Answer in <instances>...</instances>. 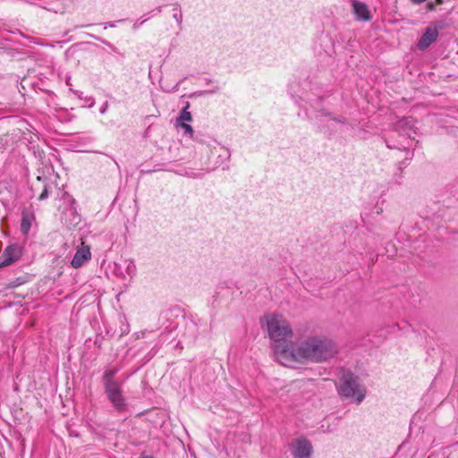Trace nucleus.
I'll return each mask as SVG.
<instances>
[{
    "mask_svg": "<svg viewBox=\"0 0 458 458\" xmlns=\"http://www.w3.org/2000/svg\"><path fill=\"white\" fill-rule=\"evenodd\" d=\"M173 11H174L173 17L176 21V22L179 25V27H181L182 22V13L178 8V5L176 7H174Z\"/></svg>",
    "mask_w": 458,
    "mask_h": 458,
    "instance_id": "16",
    "label": "nucleus"
},
{
    "mask_svg": "<svg viewBox=\"0 0 458 458\" xmlns=\"http://www.w3.org/2000/svg\"><path fill=\"white\" fill-rule=\"evenodd\" d=\"M109 267L112 269L113 273L120 278L125 277L124 267H123V259H120V261H114L112 265H109Z\"/></svg>",
    "mask_w": 458,
    "mask_h": 458,
    "instance_id": "13",
    "label": "nucleus"
},
{
    "mask_svg": "<svg viewBox=\"0 0 458 458\" xmlns=\"http://www.w3.org/2000/svg\"><path fill=\"white\" fill-rule=\"evenodd\" d=\"M394 131L397 132L400 136H407L408 138L411 137V132L413 131V119L411 117H402L398 119L394 124Z\"/></svg>",
    "mask_w": 458,
    "mask_h": 458,
    "instance_id": "8",
    "label": "nucleus"
},
{
    "mask_svg": "<svg viewBox=\"0 0 458 458\" xmlns=\"http://www.w3.org/2000/svg\"><path fill=\"white\" fill-rule=\"evenodd\" d=\"M386 147H387L388 148H398V149H400V148H400V147H398V146H395V145H392V144H390V142H389L387 140H386Z\"/></svg>",
    "mask_w": 458,
    "mask_h": 458,
    "instance_id": "22",
    "label": "nucleus"
},
{
    "mask_svg": "<svg viewBox=\"0 0 458 458\" xmlns=\"http://www.w3.org/2000/svg\"><path fill=\"white\" fill-rule=\"evenodd\" d=\"M34 220L33 214H30L27 211H23L21 214V232L23 235H27L31 228L32 222Z\"/></svg>",
    "mask_w": 458,
    "mask_h": 458,
    "instance_id": "12",
    "label": "nucleus"
},
{
    "mask_svg": "<svg viewBox=\"0 0 458 458\" xmlns=\"http://www.w3.org/2000/svg\"><path fill=\"white\" fill-rule=\"evenodd\" d=\"M143 458H154V457L150 456V455H147V456H144Z\"/></svg>",
    "mask_w": 458,
    "mask_h": 458,
    "instance_id": "27",
    "label": "nucleus"
},
{
    "mask_svg": "<svg viewBox=\"0 0 458 458\" xmlns=\"http://www.w3.org/2000/svg\"><path fill=\"white\" fill-rule=\"evenodd\" d=\"M143 458H154V457L150 456V455H147V456H144Z\"/></svg>",
    "mask_w": 458,
    "mask_h": 458,
    "instance_id": "26",
    "label": "nucleus"
},
{
    "mask_svg": "<svg viewBox=\"0 0 458 458\" xmlns=\"http://www.w3.org/2000/svg\"><path fill=\"white\" fill-rule=\"evenodd\" d=\"M438 37V30L436 27H428L418 42L420 50L427 49Z\"/></svg>",
    "mask_w": 458,
    "mask_h": 458,
    "instance_id": "9",
    "label": "nucleus"
},
{
    "mask_svg": "<svg viewBox=\"0 0 458 458\" xmlns=\"http://www.w3.org/2000/svg\"><path fill=\"white\" fill-rule=\"evenodd\" d=\"M328 116H330V118L335 122H338V123H346V119L344 118V117H337V116H334L332 114H328Z\"/></svg>",
    "mask_w": 458,
    "mask_h": 458,
    "instance_id": "19",
    "label": "nucleus"
},
{
    "mask_svg": "<svg viewBox=\"0 0 458 458\" xmlns=\"http://www.w3.org/2000/svg\"><path fill=\"white\" fill-rule=\"evenodd\" d=\"M179 126L182 127V129H184V133L189 135L191 138L193 137V133H194V131H193V128L186 123H179Z\"/></svg>",
    "mask_w": 458,
    "mask_h": 458,
    "instance_id": "17",
    "label": "nucleus"
},
{
    "mask_svg": "<svg viewBox=\"0 0 458 458\" xmlns=\"http://www.w3.org/2000/svg\"><path fill=\"white\" fill-rule=\"evenodd\" d=\"M144 21H141L140 23H135V24L133 25V27L136 29V28H138L139 26H140L141 24H143V22H144Z\"/></svg>",
    "mask_w": 458,
    "mask_h": 458,
    "instance_id": "23",
    "label": "nucleus"
},
{
    "mask_svg": "<svg viewBox=\"0 0 458 458\" xmlns=\"http://www.w3.org/2000/svg\"><path fill=\"white\" fill-rule=\"evenodd\" d=\"M267 327L270 338L274 341L273 350L276 356L277 345L293 346L286 339L293 335L289 323L278 316L266 317Z\"/></svg>",
    "mask_w": 458,
    "mask_h": 458,
    "instance_id": "3",
    "label": "nucleus"
},
{
    "mask_svg": "<svg viewBox=\"0 0 458 458\" xmlns=\"http://www.w3.org/2000/svg\"><path fill=\"white\" fill-rule=\"evenodd\" d=\"M352 11L359 21H369L372 19L369 7L362 2L354 0L352 2Z\"/></svg>",
    "mask_w": 458,
    "mask_h": 458,
    "instance_id": "10",
    "label": "nucleus"
},
{
    "mask_svg": "<svg viewBox=\"0 0 458 458\" xmlns=\"http://www.w3.org/2000/svg\"><path fill=\"white\" fill-rule=\"evenodd\" d=\"M118 369H106L102 377V383L104 387L106 386H112L120 383L117 379H115V375L118 372Z\"/></svg>",
    "mask_w": 458,
    "mask_h": 458,
    "instance_id": "11",
    "label": "nucleus"
},
{
    "mask_svg": "<svg viewBox=\"0 0 458 458\" xmlns=\"http://www.w3.org/2000/svg\"><path fill=\"white\" fill-rule=\"evenodd\" d=\"M290 452L293 458H311L313 446L308 438L299 437L290 443Z\"/></svg>",
    "mask_w": 458,
    "mask_h": 458,
    "instance_id": "5",
    "label": "nucleus"
},
{
    "mask_svg": "<svg viewBox=\"0 0 458 458\" xmlns=\"http://www.w3.org/2000/svg\"><path fill=\"white\" fill-rule=\"evenodd\" d=\"M187 177H190V178H199L201 176V174L200 173H198V172H194L192 170L191 171H186L185 174H184Z\"/></svg>",
    "mask_w": 458,
    "mask_h": 458,
    "instance_id": "18",
    "label": "nucleus"
},
{
    "mask_svg": "<svg viewBox=\"0 0 458 458\" xmlns=\"http://www.w3.org/2000/svg\"><path fill=\"white\" fill-rule=\"evenodd\" d=\"M381 212H382V209H381V208H379V209H377V214H380Z\"/></svg>",
    "mask_w": 458,
    "mask_h": 458,
    "instance_id": "25",
    "label": "nucleus"
},
{
    "mask_svg": "<svg viewBox=\"0 0 458 458\" xmlns=\"http://www.w3.org/2000/svg\"><path fill=\"white\" fill-rule=\"evenodd\" d=\"M91 252L89 245H85L83 242L81 246L76 250L72 261L71 265L73 268L81 267L86 262L90 260Z\"/></svg>",
    "mask_w": 458,
    "mask_h": 458,
    "instance_id": "7",
    "label": "nucleus"
},
{
    "mask_svg": "<svg viewBox=\"0 0 458 458\" xmlns=\"http://www.w3.org/2000/svg\"><path fill=\"white\" fill-rule=\"evenodd\" d=\"M47 197H48V192H47V188H45V189H44V191H42V193L39 195L38 199H39V200H44V199H46Z\"/></svg>",
    "mask_w": 458,
    "mask_h": 458,
    "instance_id": "21",
    "label": "nucleus"
},
{
    "mask_svg": "<svg viewBox=\"0 0 458 458\" xmlns=\"http://www.w3.org/2000/svg\"><path fill=\"white\" fill-rule=\"evenodd\" d=\"M23 248L19 243L8 245L0 256V267H8L21 259Z\"/></svg>",
    "mask_w": 458,
    "mask_h": 458,
    "instance_id": "6",
    "label": "nucleus"
},
{
    "mask_svg": "<svg viewBox=\"0 0 458 458\" xmlns=\"http://www.w3.org/2000/svg\"><path fill=\"white\" fill-rule=\"evenodd\" d=\"M336 389L342 398L353 401L357 404L364 400L367 394L360 377L348 369H341Z\"/></svg>",
    "mask_w": 458,
    "mask_h": 458,
    "instance_id": "2",
    "label": "nucleus"
},
{
    "mask_svg": "<svg viewBox=\"0 0 458 458\" xmlns=\"http://www.w3.org/2000/svg\"><path fill=\"white\" fill-rule=\"evenodd\" d=\"M207 84H209L211 82V80L210 79H205Z\"/></svg>",
    "mask_w": 458,
    "mask_h": 458,
    "instance_id": "24",
    "label": "nucleus"
},
{
    "mask_svg": "<svg viewBox=\"0 0 458 458\" xmlns=\"http://www.w3.org/2000/svg\"><path fill=\"white\" fill-rule=\"evenodd\" d=\"M219 89V87L216 86L210 90L203 91L199 94V96L204 95V94H214Z\"/></svg>",
    "mask_w": 458,
    "mask_h": 458,
    "instance_id": "20",
    "label": "nucleus"
},
{
    "mask_svg": "<svg viewBox=\"0 0 458 458\" xmlns=\"http://www.w3.org/2000/svg\"><path fill=\"white\" fill-rule=\"evenodd\" d=\"M106 399L117 413H123L128 410V402L123 394V383L104 387Z\"/></svg>",
    "mask_w": 458,
    "mask_h": 458,
    "instance_id": "4",
    "label": "nucleus"
},
{
    "mask_svg": "<svg viewBox=\"0 0 458 458\" xmlns=\"http://www.w3.org/2000/svg\"><path fill=\"white\" fill-rule=\"evenodd\" d=\"M125 276H133L136 272V266L132 259H123Z\"/></svg>",
    "mask_w": 458,
    "mask_h": 458,
    "instance_id": "15",
    "label": "nucleus"
},
{
    "mask_svg": "<svg viewBox=\"0 0 458 458\" xmlns=\"http://www.w3.org/2000/svg\"><path fill=\"white\" fill-rule=\"evenodd\" d=\"M190 103L186 104V106L181 111L179 117L176 120V126L179 127V123L191 122L192 120L191 114L188 111Z\"/></svg>",
    "mask_w": 458,
    "mask_h": 458,
    "instance_id": "14",
    "label": "nucleus"
},
{
    "mask_svg": "<svg viewBox=\"0 0 458 458\" xmlns=\"http://www.w3.org/2000/svg\"><path fill=\"white\" fill-rule=\"evenodd\" d=\"M336 352V345L332 340L313 336L301 342L297 347L277 345L276 360L284 366H291L296 361L322 362L334 357Z\"/></svg>",
    "mask_w": 458,
    "mask_h": 458,
    "instance_id": "1",
    "label": "nucleus"
}]
</instances>
